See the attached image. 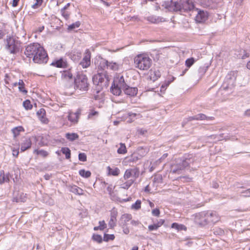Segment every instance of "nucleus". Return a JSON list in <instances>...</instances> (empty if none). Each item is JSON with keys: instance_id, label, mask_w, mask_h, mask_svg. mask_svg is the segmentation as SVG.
I'll list each match as a JSON object with an SVG mask.
<instances>
[{"instance_id": "5fc2aeb1", "label": "nucleus", "mask_w": 250, "mask_h": 250, "mask_svg": "<svg viewBox=\"0 0 250 250\" xmlns=\"http://www.w3.org/2000/svg\"><path fill=\"white\" fill-rule=\"evenodd\" d=\"M124 178L125 180L128 179L130 178H132L130 169H128L125 170L124 175Z\"/></svg>"}, {"instance_id": "dca6fc26", "label": "nucleus", "mask_w": 250, "mask_h": 250, "mask_svg": "<svg viewBox=\"0 0 250 250\" xmlns=\"http://www.w3.org/2000/svg\"><path fill=\"white\" fill-rule=\"evenodd\" d=\"M51 65L58 68H67L68 66L67 61L62 58L55 60L52 62Z\"/></svg>"}, {"instance_id": "6e6d98bb", "label": "nucleus", "mask_w": 250, "mask_h": 250, "mask_svg": "<svg viewBox=\"0 0 250 250\" xmlns=\"http://www.w3.org/2000/svg\"><path fill=\"white\" fill-rule=\"evenodd\" d=\"M159 228L156 223H154L152 225H150L148 227V229L149 231L156 230Z\"/></svg>"}, {"instance_id": "bb28decb", "label": "nucleus", "mask_w": 250, "mask_h": 250, "mask_svg": "<svg viewBox=\"0 0 250 250\" xmlns=\"http://www.w3.org/2000/svg\"><path fill=\"white\" fill-rule=\"evenodd\" d=\"M148 151L149 149L147 147L140 146L137 148L136 153L141 159L147 154Z\"/></svg>"}, {"instance_id": "0e129e2a", "label": "nucleus", "mask_w": 250, "mask_h": 250, "mask_svg": "<svg viewBox=\"0 0 250 250\" xmlns=\"http://www.w3.org/2000/svg\"><path fill=\"white\" fill-rule=\"evenodd\" d=\"M99 227L101 228V230H104L106 227V224L104 221H100L99 222Z\"/></svg>"}, {"instance_id": "7c9ffc66", "label": "nucleus", "mask_w": 250, "mask_h": 250, "mask_svg": "<svg viewBox=\"0 0 250 250\" xmlns=\"http://www.w3.org/2000/svg\"><path fill=\"white\" fill-rule=\"evenodd\" d=\"M65 136L68 140L71 142L79 138V135L75 133H67Z\"/></svg>"}, {"instance_id": "49530a36", "label": "nucleus", "mask_w": 250, "mask_h": 250, "mask_svg": "<svg viewBox=\"0 0 250 250\" xmlns=\"http://www.w3.org/2000/svg\"><path fill=\"white\" fill-rule=\"evenodd\" d=\"M141 207V201L137 200L135 203L131 206V208L135 210H138Z\"/></svg>"}, {"instance_id": "a19ab883", "label": "nucleus", "mask_w": 250, "mask_h": 250, "mask_svg": "<svg viewBox=\"0 0 250 250\" xmlns=\"http://www.w3.org/2000/svg\"><path fill=\"white\" fill-rule=\"evenodd\" d=\"M127 152L126 146L125 144L120 143V147L117 150V152L119 154H124Z\"/></svg>"}, {"instance_id": "412c9836", "label": "nucleus", "mask_w": 250, "mask_h": 250, "mask_svg": "<svg viewBox=\"0 0 250 250\" xmlns=\"http://www.w3.org/2000/svg\"><path fill=\"white\" fill-rule=\"evenodd\" d=\"M80 114L81 112L80 110H78L75 113H70L68 115V120L72 123L76 124L78 121Z\"/></svg>"}, {"instance_id": "b1692460", "label": "nucleus", "mask_w": 250, "mask_h": 250, "mask_svg": "<svg viewBox=\"0 0 250 250\" xmlns=\"http://www.w3.org/2000/svg\"><path fill=\"white\" fill-rule=\"evenodd\" d=\"M108 61L103 58H101L97 61L98 69L104 70L107 69Z\"/></svg>"}, {"instance_id": "5701e85b", "label": "nucleus", "mask_w": 250, "mask_h": 250, "mask_svg": "<svg viewBox=\"0 0 250 250\" xmlns=\"http://www.w3.org/2000/svg\"><path fill=\"white\" fill-rule=\"evenodd\" d=\"M68 57L75 62H77L81 58V53L78 51H72L68 54Z\"/></svg>"}, {"instance_id": "79ce46f5", "label": "nucleus", "mask_w": 250, "mask_h": 250, "mask_svg": "<svg viewBox=\"0 0 250 250\" xmlns=\"http://www.w3.org/2000/svg\"><path fill=\"white\" fill-rule=\"evenodd\" d=\"M208 69V66L204 65V66L200 67L198 69V73H199V76L200 77H202L203 76H204Z\"/></svg>"}, {"instance_id": "8fccbe9b", "label": "nucleus", "mask_w": 250, "mask_h": 250, "mask_svg": "<svg viewBox=\"0 0 250 250\" xmlns=\"http://www.w3.org/2000/svg\"><path fill=\"white\" fill-rule=\"evenodd\" d=\"M235 72L234 71L230 72L226 76V80H230L234 81L236 79Z\"/></svg>"}, {"instance_id": "c9c22d12", "label": "nucleus", "mask_w": 250, "mask_h": 250, "mask_svg": "<svg viewBox=\"0 0 250 250\" xmlns=\"http://www.w3.org/2000/svg\"><path fill=\"white\" fill-rule=\"evenodd\" d=\"M23 130V128L21 126H19L17 127H15L12 129V132L13 134V135L15 137L18 136L20 133V132Z\"/></svg>"}, {"instance_id": "680f3d73", "label": "nucleus", "mask_w": 250, "mask_h": 250, "mask_svg": "<svg viewBox=\"0 0 250 250\" xmlns=\"http://www.w3.org/2000/svg\"><path fill=\"white\" fill-rule=\"evenodd\" d=\"M240 193L242 194V196H243L250 197V188L248 189L245 190H243V191H241Z\"/></svg>"}, {"instance_id": "473e14b6", "label": "nucleus", "mask_w": 250, "mask_h": 250, "mask_svg": "<svg viewBox=\"0 0 250 250\" xmlns=\"http://www.w3.org/2000/svg\"><path fill=\"white\" fill-rule=\"evenodd\" d=\"M107 170L108 174L112 175L113 176H118L120 173V170L117 167L112 168L110 167H108Z\"/></svg>"}, {"instance_id": "58836bf2", "label": "nucleus", "mask_w": 250, "mask_h": 250, "mask_svg": "<svg viewBox=\"0 0 250 250\" xmlns=\"http://www.w3.org/2000/svg\"><path fill=\"white\" fill-rule=\"evenodd\" d=\"M140 159L141 158L138 156V155L136 153H134L129 157L128 161L129 162L136 163L138 160Z\"/></svg>"}, {"instance_id": "c756f323", "label": "nucleus", "mask_w": 250, "mask_h": 250, "mask_svg": "<svg viewBox=\"0 0 250 250\" xmlns=\"http://www.w3.org/2000/svg\"><path fill=\"white\" fill-rule=\"evenodd\" d=\"M9 174H5L4 171L1 170L0 172V184H2L5 182H8L9 181Z\"/></svg>"}, {"instance_id": "72a5a7b5", "label": "nucleus", "mask_w": 250, "mask_h": 250, "mask_svg": "<svg viewBox=\"0 0 250 250\" xmlns=\"http://www.w3.org/2000/svg\"><path fill=\"white\" fill-rule=\"evenodd\" d=\"M134 179H130L121 185V188L127 189L134 183Z\"/></svg>"}, {"instance_id": "864d4df0", "label": "nucleus", "mask_w": 250, "mask_h": 250, "mask_svg": "<svg viewBox=\"0 0 250 250\" xmlns=\"http://www.w3.org/2000/svg\"><path fill=\"white\" fill-rule=\"evenodd\" d=\"M79 160L82 162H85L87 160V157L84 153H80L79 154Z\"/></svg>"}, {"instance_id": "774afa93", "label": "nucleus", "mask_w": 250, "mask_h": 250, "mask_svg": "<svg viewBox=\"0 0 250 250\" xmlns=\"http://www.w3.org/2000/svg\"><path fill=\"white\" fill-rule=\"evenodd\" d=\"M123 230L125 234H128L129 233V228L125 225L123 227Z\"/></svg>"}, {"instance_id": "f8f14e48", "label": "nucleus", "mask_w": 250, "mask_h": 250, "mask_svg": "<svg viewBox=\"0 0 250 250\" xmlns=\"http://www.w3.org/2000/svg\"><path fill=\"white\" fill-rule=\"evenodd\" d=\"M196 10L198 12V14L195 17V21L197 22H203L208 19V14L207 12L198 8H196Z\"/></svg>"}, {"instance_id": "9b49d317", "label": "nucleus", "mask_w": 250, "mask_h": 250, "mask_svg": "<svg viewBox=\"0 0 250 250\" xmlns=\"http://www.w3.org/2000/svg\"><path fill=\"white\" fill-rule=\"evenodd\" d=\"M206 225L214 224L219 221L220 218L216 211H207Z\"/></svg>"}, {"instance_id": "13d9d810", "label": "nucleus", "mask_w": 250, "mask_h": 250, "mask_svg": "<svg viewBox=\"0 0 250 250\" xmlns=\"http://www.w3.org/2000/svg\"><path fill=\"white\" fill-rule=\"evenodd\" d=\"M122 217L123 219H125V222H128L132 218L131 215L129 214H124L122 215Z\"/></svg>"}, {"instance_id": "c85d7f7f", "label": "nucleus", "mask_w": 250, "mask_h": 250, "mask_svg": "<svg viewBox=\"0 0 250 250\" xmlns=\"http://www.w3.org/2000/svg\"><path fill=\"white\" fill-rule=\"evenodd\" d=\"M120 64L117 62L113 61H108V67L107 69L111 70L113 71H117L119 70Z\"/></svg>"}, {"instance_id": "4d7b16f0", "label": "nucleus", "mask_w": 250, "mask_h": 250, "mask_svg": "<svg viewBox=\"0 0 250 250\" xmlns=\"http://www.w3.org/2000/svg\"><path fill=\"white\" fill-rule=\"evenodd\" d=\"M98 114L99 113L98 111H95L94 110H91L88 115V118L89 119H90L92 118L93 116H97Z\"/></svg>"}, {"instance_id": "1a4fd4ad", "label": "nucleus", "mask_w": 250, "mask_h": 250, "mask_svg": "<svg viewBox=\"0 0 250 250\" xmlns=\"http://www.w3.org/2000/svg\"><path fill=\"white\" fill-rule=\"evenodd\" d=\"M48 60V57L45 49L42 46L40 49L37 52L35 56H34L33 62L39 64L46 63Z\"/></svg>"}, {"instance_id": "ea45409f", "label": "nucleus", "mask_w": 250, "mask_h": 250, "mask_svg": "<svg viewBox=\"0 0 250 250\" xmlns=\"http://www.w3.org/2000/svg\"><path fill=\"white\" fill-rule=\"evenodd\" d=\"M81 25V22L79 21H77L74 23L69 25L68 26L67 30L69 31H72L75 28H78Z\"/></svg>"}, {"instance_id": "6ab92c4d", "label": "nucleus", "mask_w": 250, "mask_h": 250, "mask_svg": "<svg viewBox=\"0 0 250 250\" xmlns=\"http://www.w3.org/2000/svg\"><path fill=\"white\" fill-rule=\"evenodd\" d=\"M212 118V117H207L204 114L200 113L193 116L189 117L187 118V120L188 121H191L192 120H210Z\"/></svg>"}, {"instance_id": "603ef678", "label": "nucleus", "mask_w": 250, "mask_h": 250, "mask_svg": "<svg viewBox=\"0 0 250 250\" xmlns=\"http://www.w3.org/2000/svg\"><path fill=\"white\" fill-rule=\"evenodd\" d=\"M127 115L132 120H134L135 119H136L141 116L140 114H137L132 112H128Z\"/></svg>"}, {"instance_id": "cd10ccee", "label": "nucleus", "mask_w": 250, "mask_h": 250, "mask_svg": "<svg viewBox=\"0 0 250 250\" xmlns=\"http://www.w3.org/2000/svg\"><path fill=\"white\" fill-rule=\"evenodd\" d=\"M62 77L65 80H72L73 74L71 72V69L69 68L68 70H63L62 72Z\"/></svg>"}, {"instance_id": "9d476101", "label": "nucleus", "mask_w": 250, "mask_h": 250, "mask_svg": "<svg viewBox=\"0 0 250 250\" xmlns=\"http://www.w3.org/2000/svg\"><path fill=\"white\" fill-rule=\"evenodd\" d=\"M182 162L181 158L177 159L175 162H173L170 165V172L172 174L182 173V171L186 168Z\"/></svg>"}, {"instance_id": "4be33fe9", "label": "nucleus", "mask_w": 250, "mask_h": 250, "mask_svg": "<svg viewBox=\"0 0 250 250\" xmlns=\"http://www.w3.org/2000/svg\"><path fill=\"white\" fill-rule=\"evenodd\" d=\"M37 115L40 120L44 124H47L48 119L46 117V112L44 109L41 108L37 112Z\"/></svg>"}, {"instance_id": "09e8293b", "label": "nucleus", "mask_w": 250, "mask_h": 250, "mask_svg": "<svg viewBox=\"0 0 250 250\" xmlns=\"http://www.w3.org/2000/svg\"><path fill=\"white\" fill-rule=\"evenodd\" d=\"M115 238L114 234H108L105 233L104 235L103 240L105 242H108L109 240H113Z\"/></svg>"}, {"instance_id": "a18cd8bd", "label": "nucleus", "mask_w": 250, "mask_h": 250, "mask_svg": "<svg viewBox=\"0 0 250 250\" xmlns=\"http://www.w3.org/2000/svg\"><path fill=\"white\" fill-rule=\"evenodd\" d=\"M171 228L173 229H176L178 230H185L186 228L184 225H179L178 223H173L171 224Z\"/></svg>"}, {"instance_id": "f257e3e1", "label": "nucleus", "mask_w": 250, "mask_h": 250, "mask_svg": "<svg viewBox=\"0 0 250 250\" xmlns=\"http://www.w3.org/2000/svg\"><path fill=\"white\" fill-rule=\"evenodd\" d=\"M162 6L169 12H187L194 8V5L190 0H173L163 2Z\"/></svg>"}, {"instance_id": "e2e57ef3", "label": "nucleus", "mask_w": 250, "mask_h": 250, "mask_svg": "<svg viewBox=\"0 0 250 250\" xmlns=\"http://www.w3.org/2000/svg\"><path fill=\"white\" fill-rule=\"evenodd\" d=\"M214 233L216 235H222L224 233V231L223 229L220 228H217L215 229H214Z\"/></svg>"}, {"instance_id": "7ed1b4c3", "label": "nucleus", "mask_w": 250, "mask_h": 250, "mask_svg": "<svg viewBox=\"0 0 250 250\" xmlns=\"http://www.w3.org/2000/svg\"><path fill=\"white\" fill-rule=\"evenodd\" d=\"M135 67L142 70H147L152 64L151 59L146 55L139 54L134 59Z\"/></svg>"}, {"instance_id": "6e6552de", "label": "nucleus", "mask_w": 250, "mask_h": 250, "mask_svg": "<svg viewBox=\"0 0 250 250\" xmlns=\"http://www.w3.org/2000/svg\"><path fill=\"white\" fill-rule=\"evenodd\" d=\"M42 46L40 44L37 42L30 43L26 46L24 54L27 58H32L33 60L34 56L36 55Z\"/></svg>"}, {"instance_id": "a211bd4d", "label": "nucleus", "mask_w": 250, "mask_h": 250, "mask_svg": "<svg viewBox=\"0 0 250 250\" xmlns=\"http://www.w3.org/2000/svg\"><path fill=\"white\" fill-rule=\"evenodd\" d=\"M32 142L30 138H24L21 144V151L23 152L31 147Z\"/></svg>"}, {"instance_id": "37998d69", "label": "nucleus", "mask_w": 250, "mask_h": 250, "mask_svg": "<svg viewBox=\"0 0 250 250\" xmlns=\"http://www.w3.org/2000/svg\"><path fill=\"white\" fill-rule=\"evenodd\" d=\"M208 137L214 140L215 141H221L224 139L223 134H220L219 135H211Z\"/></svg>"}, {"instance_id": "393cba45", "label": "nucleus", "mask_w": 250, "mask_h": 250, "mask_svg": "<svg viewBox=\"0 0 250 250\" xmlns=\"http://www.w3.org/2000/svg\"><path fill=\"white\" fill-rule=\"evenodd\" d=\"M161 74L159 70L151 69L149 72L150 79L153 82L156 81L161 77Z\"/></svg>"}, {"instance_id": "2f4dec72", "label": "nucleus", "mask_w": 250, "mask_h": 250, "mask_svg": "<svg viewBox=\"0 0 250 250\" xmlns=\"http://www.w3.org/2000/svg\"><path fill=\"white\" fill-rule=\"evenodd\" d=\"M131 174L132 176V179H134V181L139 177L140 174V170L139 168L136 167L134 168H130Z\"/></svg>"}, {"instance_id": "e433bc0d", "label": "nucleus", "mask_w": 250, "mask_h": 250, "mask_svg": "<svg viewBox=\"0 0 250 250\" xmlns=\"http://www.w3.org/2000/svg\"><path fill=\"white\" fill-rule=\"evenodd\" d=\"M196 62V60L194 58H190L187 59L185 61V65L187 68H190Z\"/></svg>"}, {"instance_id": "f704fd0d", "label": "nucleus", "mask_w": 250, "mask_h": 250, "mask_svg": "<svg viewBox=\"0 0 250 250\" xmlns=\"http://www.w3.org/2000/svg\"><path fill=\"white\" fill-rule=\"evenodd\" d=\"M61 152L65 155V158L66 159H69L70 158L71 151L68 147H62L61 149Z\"/></svg>"}, {"instance_id": "de8ad7c7", "label": "nucleus", "mask_w": 250, "mask_h": 250, "mask_svg": "<svg viewBox=\"0 0 250 250\" xmlns=\"http://www.w3.org/2000/svg\"><path fill=\"white\" fill-rule=\"evenodd\" d=\"M23 106L26 110L32 109L33 106L29 100H26L23 102Z\"/></svg>"}, {"instance_id": "39448f33", "label": "nucleus", "mask_w": 250, "mask_h": 250, "mask_svg": "<svg viewBox=\"0 0 250 250\" xmlns=\"http://www.w3.org/2000/svg\"><path fill=\"white\" fill-rule=\"evenodd\" d=\"M110 79L111 76L108 75L106 72L98 73L94 75L92 78L93 83L99 85L102 88L107 87Z\"/></svg>"}, {"instance_id": "423d86ee", "label": "nucleus", "mask_w": 250, "mask_h": 250, "mask_svg": "<svg viewBox=\"0 0 250 250\" xmlns=\"http://www.w3.org/2000/svg\"><path fill=\"white\" fill-rule=\"evenodd\" d=\"M74 83L76 89L82 91H87L88 90L89 84L85 75L83 74L78 75L75 79Z\"/></svg>"}, {"instance_id": "a878e982", "label": "nucleus", "mask_w": 250, "mask_h": 250, "mask_svg": "<svg viewBox=\"0 0 250 250\" xmlns=\"http://www.w3.org/2000/svg\"><path fill=\"white\" fill-rule=\"evenodd\" d=\"M26 200V194L23 193H18L13 197V201L17 203L25 202Z\"/></svg>"}, {"instance_id": "f3484780", "label": "nucleus", "mask_w": 250, "mask_h": 250, "mask_svg": "<svg viewBox=\"0 0 250 250\" xmlns=\"http://www.w3.org/2000/svg\"><path fill=\"white\" fill-rule=\"evenodd\" d=\"M118 212L115 209H112L110 213V218L108 222V226L110 228H113L116 226Z\"/></svg>"}, {"instance_id": "4c0bfd02", "label": "nucleus", "mask_w": 250, "mask_h": 250, "mask_svg": "<svg viewBox=\"0 0 250 250\" xmlns=\"http://www.w3.org/2000/svg\"><path fill=\"white\" fill-rule=\"evenodd\" d=\"M79 174L83 177L87 178L91 176V172L89 170H85L84 169H81L79 171Z\"/></svg>"}, {"instance_id": "4468645a", "label": "nucleus", "mask_w": 250, "mask_h": 250, "mask_svg": "<svg viewBox=\"0 0 250 250\" xmlns=\"http://www.w3.org/2000/svg\"><path fill=\"white\" fill-rule=\"evenodd\" d=\"M91 53L87 49L85 51L84 56L82 61L80 62V64L83 68H87L90 65Z\"/></svg>"}, {"instance_id": "0eeeda50", "label": "nucleus", "mask_w": 250, "mask_h": 250, "mask_svg": "<svg viewBox=\"0 0 250 250\" xmlns=\"http://www.w3.org/2000/svg\"><path fill=\"white\" fill-rule=\"evenodd\" d=\"M182 162L185 165V168L189 167L192 170L196 169L199 167L198 162L197 161L196 157L193 154H188L181 158Z\"/></svg>"}, {"instance_id": "338daca9", "label": "nucleus", "mask_w": 250, "mask_h": 250, "mask_svg": "<svg viewBox=\"0 0 250 250\" xmlns=\"http://www.w3.org/2000/svg\"><path fill=\"white\" fill-rule=\"evenodd\" d=\"M61 12L62 15L65 18V19L67 20L69 18V14L67 12H66L65 11L61 10Z\"/></svg>"}, {"instance_id": "052dcab7", "label": "nucleus", "mask_w": 250, "mask_h": 250, "mask_svg": "<svg viewBox=\"0 0 250 250\" xmlns=\"http://www.w3.org/2000/svg\"><path fill=\"white\" fill-rule=\"evenodd\" d=\"M42 0H36V2L32 5V8L36 9L41 6L42 3Z\"/></svg>"}, {"instance_id": "3c124183", "label": "nucleus", "mask_w": 250, "mask_h": 250, "mask_svg": "<svg viewBox=\"0 0 250 250\" xmlns=\"http://www.w3.org/2000/svg\"><path fill=\"white\" fill-rule=\"evenodd\" d=\"M92 239L94 241H96L99 243H101L103 241L102 236L99 234H93L92 236Z\"/></svg>"}, {"instance_id": "ddd939ff", "label": "nucleus", "mask_w": 250, "mask_h": 250, "mask_svg": "<svg viewBox=\"0 0 250 250\" xmlns=\"http://www.w3.org/2000/svg\"><path fill=\"white\" fill-rule=\"evenodd\" d=\"M207 211L196 213L195 215V221L200 225H206Z\"/></svg>"}, {"instance_id": "bf43d9fd", "label": "nucleus", "mask_w": 250, "mask_h": 250, "mask_svg": "<svg viewBox=\"0 0 250 250\" xmlns=\"http://www.w3.org/2000/svg\"><path fill=\"white\" fill-rule=\"evenodd\" d=\"M78 187L76 185H72L69 186V191L74 194L76 193Z\"/></svg>"}, {"instance_id": "20e7f679", "label": "nucleus", "mask_w": 250, "mask_h": 250, "mask_svg": "<svg viewBox=\"0 0 250 250\" xmlns=\"http://www.w3.org/2000/svg\"><path fill=\"white\" fill-rule=\"evenodd\" d=\"M5 49L10 54H16L21 49V42L14 37H7L5 41Z\"/></svg>"}, {"instance_id": "2eb2a0df", "label": "nucleus", "mask_w": 250, "mask_h": 250, "mask_svg": "<svg viewBox=\"0 0 250 250\" xmlns=\"http://www.w3.org/2000/svg\"><path fill=\"white\" fill-rule=\"evenodd\" d=\"M147 21L153 24H158L160 22L166 21V20L162 17L157 16L154 15H150L146 18Z\"/></svg>"}, {"instance_id": "aec40b11", "label": "nucleus", "mask_w": 250, "mask_h": 250, "mask_svg": "<svg viewBox=\"0 0 250 250\" xmlns=\"http://www.w3.org/2000/svg\"><path fill=\"white\" fill-rule=\"evenodd\" d=\"M123 91L126 95L130 96H134L138 92V89L137 87H130L127 84Z\"/></svg>"}, {"instance_id": "c03bdc74", "label": "nucleus", "mask_w": 250, "mask_h": 250, "mask_svg": "<svg viewBox=\"0 0 250 250\" xmlns=\"http://www.w3.org/2000/svg\"><path fill=\"white\" fill-rule=\"evenodd\" d=\"M34 153H36L37 154L41 155L43 157H46L48 155V153L46 151H45L44 150H38L35 149L34 151Z\"/></svg>"}, {"instance_id": "f03ea898", "label": "nucleus", "mask_w": 250, "mask_h": 250, "mask_svg": "<svg viewBox=\"0 0 250 250\" xmlns=\"http://www.w3.org/2000/svg\"><path fill=\"white\" fill-rule=\"evenodd\" d=\"M127 83L124 77L120 74H117L114 77L110 87V92L115 96L121 95L122 90H123Z\"/></svg>"}, {"instance_id": "69168bd1", "label": "nucleus", "mask_w": 250, "mask_h": 250, "mask_svg": "<svg viewBox=\"0 0 250 250\" xmlns=\"http://www.w3.org/2000/svg\"><path fill=\"white\" fill-rule=\"evenodd\" d=\"M160 210L157 208H156L153 209L152 211V215L158 217L160 215Z\"/></svg>"}]
</instances>
